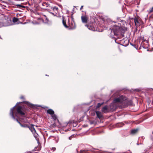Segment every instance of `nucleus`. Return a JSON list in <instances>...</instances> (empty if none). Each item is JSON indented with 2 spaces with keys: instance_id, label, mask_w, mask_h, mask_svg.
Instances as JSON below:
<instances>
[{
  "instance_id": "1",
  "label": "nucleus",
  "mask_w": 153,
  "mask_h": 153,
  "mask_svg": "<svg viewBox=\"0 0 153 153\" xmlns=\"http://www.w3.org/2000/svg\"><path fill=\"white\" fill-rule=\"evenodd\" d=\"M62 23L64 27L66 28H68L69 30H73L76 28V26L74 21H69L68 25H67L66 24V21L63 18H62Z\"/></svg>"
},
{
  "instance_id": "2",
  "label": "nucleus",
  "mask_w": 153,
  "mask_h": 153,
  "mask_svg": "<svg viewBox=\"0 0 153 153\" xmlns=\"http://www.w3.org/2000/svg\"><path fill=\"white\" fill-rule=\"evenodd\" d=\"M110 29L111 30V35L117 36L118 35L119 32L120 27L119 26L114 25Z\"/></svg>"
},
{
  "instance_id": "3",
  "label": "nucleus",
  "mask_w": 153,
  "mask_h": 153,
  "mask_svg": "<svg viewBox=\"0 0 153 153\" xmlns=\"http://www.w3.org/2000/svg\"><path fill=\"white\" fill-rule=\"evenodd\" d=\"M17 113L23 115L25 114V109L22 106H18L16 108Z\"/></svg>"
},
{
  "instance_id": "4",
  "label": "nucleus",
  "mask_w": 153,
  "mask_h": 153,
  "mask_svg": "<svg viewBox=\"0 0 153 153\" xmlns=\"http://www.w3.org/2000/svg\"><path fill=\"white\" fill-rule=\"evenodd\" d=\"M126 100V98L123 96H121L118 98H115L114 100V102H120L123 103V101Z\"/></svg>"
},
{
  "instance_id": "5",
  "label": "nucleus",
  "mask_w": 153,
  "mask_h": 153,
  "mask_svg": "<svg viewBox=\"0 0 153 153\" xmlns=\"http://www.w3.org/2000/svg\"><path fill=\"white\" fill-rule=\"evenodd\" d=\"M81 19L83 23H86L88 20V18L86 15H83L81 17Z\"/></svg>"
},
{
  "instance_id": "6",
  "label": "nucleus",
  "mask_w": 153,
  "mask_h": 153,
  "mask_svg": "<svg viewBox=\"0 0 153 153\" xmlns=\"http://www.w3.org/2000/svg\"><path fill=\"white\" fill-rule=\"evenodd\" d=\"M85 26L90 30H91L92 31H95L96 30L95 28L94 27L92 24L86 25Z\"/></svg>"
},
{
  "instance_id": "7",
  "label": "nucleus",
  "mask_w": 153,
  "mask_h": 153,
  "mask_svg": "<svg viewBox=\"0 0 153 153\" xmlns=\"http://www.w3.org/2000/svg\"><path fill=\"white\" fill-rule=\"evenodd\" d=\"M134 20L136 25L139 26L140 25V20L135 17L134 18Z\"/></svg>"
},
{
  "instance_id": "8",
  "label": "nucleus",
  "mask_w": 153,
  "mask_h": 153,
  "mask_svg": "<svg viewBox=\"0 0 153 153\" xmlns=\"http://www.w3.org/2000/svg\"><path fill=\"white\" fill-rule=\"evenodd\" d=\"M41 16L43 21H45V23H47L48 22V19L46 16L42 14L41 15Z\"/></svg>"
},
{
  "instance_id": "9",
  "label": "nucleus",
  "mask_w": 153,
  "mask_h": 153,
  "mask_svg": "<svg viewBox=\"0 0 153 153\" xmlns=\"http://www.w3.org/2000/svg\"><path fill=\"white\" fill-rule=\"evenodd\" d=\"M34 125L33 124H31L30 126H29V127L28 128L33 133H35L36 132V131L33 127Z\"/></svg>"
},
{
  "instance_id": "10",
  "label": "nucleus",
  "mask_w": 153,
  "mask_h": 153,
  "mask_svg": "<svg viewBox=\"0 0 153 153\" xmlns=\"http://www.w3.org/2000/svg\"><path fill=\"white\" fill-rule=\"evenodd\" d=\"M95 112L98 118L99 119H100L102 117V114L100 112L98 111H96Z\"/></svg>"
},
{
  "instance_id": "11",
  "label": "nucleus",
  "mask_w": 153,
  "mask_h": 153,
  "mask_svg": "<svg viewBox=\"0 0 153 153\" xmlns=\"http://www.w3.org/2000/svg\"><path fill=\"white\" fill-rule=\"evenodd\" d=\"M47 113L51 115L54 114V111L51 109H49L47 110Z\"/></svg>"
},
{
  "instance_id": "12",
  "label": "nucleus",
  "mask_w": 153,
  "mask_h": 153,
  "mask_svg": "<svg viewBox=\"0 0 153 153\" xmlns=\"http://www.w3.org/2000/svg\"><path fill=\"white\" fill-rule=\"evenodd\" d=\"M15 108V107H14L12 108H11L10 110V114L12 118L13 119H15V117L14 116L13 114V110Z\"/></svg>"
},
{
  "instance_id": "13",
  "label": "nucleus",
  "mask_w": 153,
  "mask_h": 153,
  "mask_svg": "<svg viewBox=\"0 0 153 153\" xmlns=\"http://www.w3.org/2000/svg\"><path fill=\"white\" fill-rule=\"evenodd\" d=\"M17 122H18V123L20 124V126L22 127H27V128H28L29 127V126H28L26 124H21L20 122H19V121H18V120H17Z\"/></svg>"
},
{
  "instance_id": "14",
  "label": "nucleus",
  "mask_w": 153,
  "mask_h": 153,
  "mask_svg": "<svg viewBox=\"0 0 153 153\" xmlns=\"http://www.w3.org/2000/svg\"><path fill=\"white\" fill-rule=\"evenodd\" d=\"M107 108L106 106H104L102 109V112L106 113L107 112Z\"/></svg>"
},
{
  "instance_id": "15",
  "label": "nucleus",
  "mask_w": 153,
  "mask_h": 153,
  "mask_svg": "<svg viewBox=\"0 0 153 153\" xmlns=\"http://www.w3.org/2000/svg\"><path fill=\"white\" fill-rule=\"evenodd\" d=\"M137 129L132 130L131 131V133L132 134H134L136 133L138 131Z\"/></svg>"
},
{
  "instance_id": "16",
  "label": "nucleus",
  "mask_w": 153,
  "mask_h": 153,
  "mask_svg": "<svg viewBox=\"0 0 153 153\" xmlns=\"http://www.w3.org/2000/svg\"><path fill=\"white\" fill-rule=\"evenodd\" d=\"M19 20V19L16 17H13V22H16L18 21Z\"/></svg>"
},
{
  "instance_id": "17",
  "label": "nucleus",
  "mask_w": 153,
  "mask_h": 153,
  "mask_svg": "<svg viewBox=\"0 0 153 153\" xmlns=\"http://www.w3.org/2000/svg\"><path fill=\"white\" fill-rule=\"evenodd\" d=\"M51 117L54 120H56L57 119V116L55 114H54H54L51 115Z\"/></svg>"
},
{
  "instance_id": "18",
  "label": "nucleus",
  "mask_w": 153,
  "mask_h": 153,
  "mask_svg": "<svg viewBox=\"0 0 153 153\" xmlns=\"http://www.w3.org/2000/svg\"><path fill=\"white\" fill-rule=\"evenodd\" d=\"M104 104V102H102L101 103H98V104H97V108H99L101 106L103 105V104Z\"/></svg>"
},
{
  "instance_id": "19",
  "label": "nucleus",
  "mask_w": 153,
  "mask_h": 153,
  "mask_svg": "<svg viewBox=\"0 0 153 153\" xmlns=\"http://www.w3.org/2000/svg\"><path fill=\"white\" fill-rule=\"evenodd\" d=\"M58 9V8L56 7H54L53 8V10L54 11L57 12Z\"/></svg>"
},
{
  "instance_id": "20",
  "label": "nucleus",
  "mask_w": 153,
  "mask_h": 153,
  "mask_svg": "<svg viewBox=\"0 0 153 153\" xmlns=\"http://www.w3.org/2000/svg\"><path fill=\"white\" fill-rule=\"evenodd\" d=\"M87 151H88V150H81L80 151V153H85V152Z\"/></svg>"
},
{
  "instance_id": "21",
  "label": "nucleus",
  "mask_w": 153,
  "mask_h": 153,
  "mask_svg": "<svg viewBox=\"0 0 153 153\" xmlns=\"http://www.w3.org/2000/svg\"><path fill=\"white\" fill-rule=\"evenodd\" d=\"M16 6L18 7H22L23 8H24L25 7V6H22V5H21L20 4H16Z\"/></svg>"
},
{
  "instance_id": "22",
  "label": "nucleus",
  "mask_w": 153,
  "mask_h": 153,
  "mask_svg": "<svg viewBox=\"0 0 153 153\" xmlns=\"http://www.w3.org/2000/svg\"><path fill=\"white\" fill-rule=\"evenodd\" d=\"M153 12V7L150 10L149 12L152 13Z\"/></svg>"
},
{
  "instance_id": "23",
  "label": "nucleus",
  "mask_w": 153,
  "mask_h": 153,
  "mask_svg": "<svg viewBox=\"0 0 153 153\" xmlns=\"http://www.w3.org/2000/svg\"><path fill=\"white\" fill-rule=\"evenodd\" d=\"M117 20L119 22H122V21L121 20V19H120V18H117Z\"/></svg>"
},
{
  "instance_id": "24",
  "label": "nucleus",
  "mask_w": 153,
  "mask_h": 153,
  "mask_svg": "<svg viewBox=\"0 0 153 153\" xmlns=\"http://www.w3.org/2000/svg\"><path fill=\"white\" fill-rule=\"evenodd\" d=\"M20 98L21 99H22L24 100H25V98H24V97L23 96H21L20 97Z\"/></svg>"
},
{
  "instance_id": "25",
  "label": "nucleus",
  "mask_w": 153,
  "mask_h": 153,
  "mask_svg": "<svg viewBox=\"0 0 153 153\" xmlns=\"http://www.w3.org/2000/svg\"><path fill=\"white\" fill-rule=\"evenodd\" d=\"M37 149V147H36V148H35V151H36V150H37V151H39V150L40 149L39 148V149Z\"/></svg>"
},
{
  "instance_id": "26",
  "label": "nucleus",
  "mask_w": 153,
  "mask_h": 153,
  "mask_svg": "<svg viewBox=\"0 0 153 153\" xmlns=\"http://www.w3.org/2000/svg\"><path fill=\"white\" fill-rule=\"evenodd\" d=\"M83 6H82L80 8V10H82V9H83Z\"/></svg>"
},
{
  "instance_id": "27",
  "label": "nucleus",
  "mask_w": 153,
  "mask_h": 153,
  "mask_svg": "<svg viewBox=\"0 0 153 153\" xmlns=\"http://www.w3.org/2000/svg\"><path fill=\"white\" fill-rule=\"evenodd\" d=\"M54 150H55V149H56V148H54Z\"/></svg>"
},
{
  "instance_id": "28",
  "label": "nucleus",
  "mask_w": 153,
  "mask_h": 153,
  "mask_svg": "<svg viewBox=\"0 0 153 153\" xmlns=\"http://www.w3.org/2000/svg\"><path fill=\"white\" fill-rule=\"evenodd\" d=\"M16 114H17V113H16Z\"/></svg>"
},
{
  "instance_id": "29",
  "label": "nucleus",
  "mask_w": 153,
  "mask_h": 153,
  "mask_svg": "<svg viewBox=\"0 0 153 153\" xmlns=\"http://www.w3.org/2000/svg\"><path fill=\"white\" fill-rule=\"evenodd\" d=\"M152 134H153V132H152Z\"/></svg>"
},
{
  "instance_id": "30",
  "label": "nucleus",
  "mask_w": 153,
  "mask_h": 153,
  "mask_svg": "<svg viewBox=\"0 0 153 153\" xmlns=\"http://www.w3.org/2000/svg\"><path fill=\"white\" fill-rule=\"evenodd\" d=\"M78 153H79H79H78Z\"/></svg>"
}]
</instances>
